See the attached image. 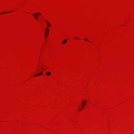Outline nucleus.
<instances>
[{
	"label": "nucleus",
	"instance_id": "nucleus-4",
	"mask_svg": "<svg viewBox=\"0 0 134 134\" xmlns=\"http://www.w3.org/2000/svg\"><path fill=\"white\" fill-rule=\"evenodd\" d=\"M42 74H43V72H41L40 73H39L35 75L34 76L36 77V76H37L39 75H41Z\"/></svg>",
	"mask_w": 134,
	"mask_h": 134
},
{
	"label": "nucleus",
	"instance_id": "nucleus-6",
	"mask_svg": "<svg viewBox=\"0 0 134 134\" xmlns=\"http://www.w3.org/2000/svg\"><path fill=\"white\" fill-rule=\"evenodd\" d=\"M46 22L47 23L48 26L49 27L50 26H51V25L47 21H46Z\"/></svg>",
	"mask_w": 134,
	"mask_h": 134
},
{
	"label": "nucleus",
	"instance_id": "nucleus-1",
	"mask_svg": "<svg viewBox=\"0 0 134 134\" xmlns=\"http://www.w3.org/2000/svg\"><path fill=\"white\" fill-rule=\"evenodd\" d=\"M86 101H84L83 102H82L81 103V105L80 106H79V110H80L82 109L83 108L84 106L86 104Z\"/></svg>",
	"mask_w": 134,
	"mask_h": 134
},
{
	"label": "nucleus",
	"instance_id": "nucleus-8",
	"mask_svg": "<svg viewBox=\"0 0 134 134\" xmlns=\"http://www.w3.org/2000/svg\"><path fill=\"white\" fill-rule=\"evenodd\" d=\"M84 40H85L86 41H88V39H87L85 38V39H84Z\"/></svg>",
	"mask_w": 134,
	"mask_h": 134
},
{
	"label": "nucleus",
	"instance_id": "nucleus-5",
	"mask_svg": "<svg viewBox=\"0 0 134 134\" xmlns=\"http://www.w3.org/2000/svg\"><path fill=\"white\" fill-rule=\"evenodd\" d=\"M67 40L66 39H64V41L62 42V44H64L66 41Z\"/></svg>",
	"mask_w": 134,
	"mask_h": 134
},
{
	"label": "nucleus",
	"instance_id": "nucleus-3",
	"mask_svg": "<svg viewBox=\"0 0 134 134\" xmlns=\"http://www.w3.org/2000/svg\"><path fill=\"white\" fill-rule=\"evenodd\" d=\"M49 33V30L47 27H46L45 30V37H46L47 35Z\"/></svg>",
	"mask_w": 134,
	"mask_h": 134
},
{
	"label": "nucleus",
	"instance_id": "nucleus-7",
	"mask_svg": "<svg viewBox=\"0 0 134 134\" xmlns=\"http://www.w3.org/2000/svg\"><path fill=\"white\" fill-rule=\"evenodd\" d=\"M51 73L49 72H48L46 73V75H51Z\"/></svg>",
	"mask_w": 134,
	"mask_h": 134
},
{
	"label": "nucleus",
	"instance_id": "nucleus-2",
	"mask_svg": "<svg viewBox=\"0 0 134 134\" xmlns=\"http://www.w3.org/2000/svg\"><path fill=\"white\" fill-rule=\"evenodd\" d=\"M40 14H41L40 13H36L33 14V15L34 16L36 19H38L37 15Z\"/></svg>",
	"mask_w": 134,
	"mask_h": 134
}]
</instances>
